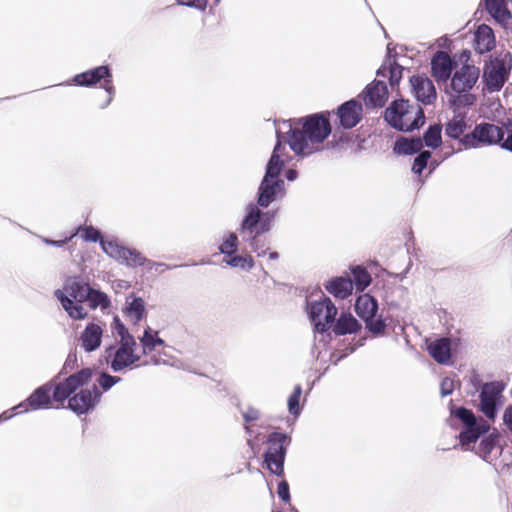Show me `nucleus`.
Here are the masks:
<instances>
[{"label": "nucleus", "mask_w": 512, "mask_h": 512, "mask_svg": "<svg viewBox=\"0 0 512 512\" xmlns=\"http://www.w3.org/2000/svg\"><path fill=\"white\" fill-rule=\"evenodd\" d=\"M288 126L285 135L277 130L296 156L307 157L321 150L320 145L330 136V112L313 113L283 121Z\"/></svg>", "instance_id": "1"}, {"label": "nucleus", "mask_w": 512, "mask_h": 512, "mask_svg": "<svg viewBox=\"0 0 512 512\" xmlns=\"http://www.w3.org/2000/svg\"><path fill=\"white\" fill-rule=\"evenodd\" d=\"M285 151L286 147L281 143V136L278 132L277 141L265 166L264 176L257 190L256 204H254L262 211L286 195L285 182L280 178L285 167L283 160Z\"/></svg>", "instance_id": "2"}, {"label": "nucleus", "mask_w": 512, "mask_h": 512, "mask_svg": "<svg viewBox=\"0 0 512 512\" xmlns=\"http://www.w3.org/2000/svg\"><path fill=\"white\" fill-rule=\"evenodd\" d=\"M275 215L276 211H262L254 203L246 207L238 231L243 241L248 243L258 257L264 256L268 250L260 236L272 229Z\"/></svg>", "instance_id": "3"}, {"label": "nucleus", "mask_w": 512, "mask_h": 512, "mask_svg": "<svg viewBox=\"0 0 512 512\" xmlns=\"http://www.w3.org/2000/svg\"><path fill=\"white\" fill-rule=\"evenodd\" d=\"M450 416L462 424L459 433V445L462 450L468 451L472 444L490 431V424L481 416H476L472 410L460 406L454 407L450 404Z\"/></svg>", "instance_id": "4"}, {"label": "nucleus", "mask_w": 512, "mask_h": 512, "mask_svg": "<svg viewBox=\"0 0 512 512\" xmlns=\"http://www.w3.org/2000/svg\"><path fill=\"white\" fill-rule=\"evenodd\" d=\"M512 70V54L509 51L490 56L482 71L483 91L499 92L508 81Z\"/></svg>", "instance_id": "5"}, {"label": "nucleus", "mask_w": 512, "mask_h": 512, "mask_svg": "<svg viewBox=\"0 0 512 512\" xmlns=\"http://www.w3.org/2000/svg\"><path fill=\"white\" fill-rule=\"evenodd\" d=\"M471 383L479 392L478 409L488 420H495L499 410L503 406V391L506 385L502 381L482 382L479 376L474 375Z\"/></svg>", "instance_id": "6"}, {"label": "nucleus", "mask_w": 512, "mask_h": 512, "mask_svg": "<svg viewBox=\"0 0 512 512\" xmlns=\"http://www.w3.org/2000/svg\"><path fill=\"white\" fill-rule=\"evenodd\" d=\"M136 350V341L116 343L105 348L103 358L114 373L123 372L138 367L137 363L140 361L141 355L137 354Z\"/></svg>", "instance_id": "7"}, {"label": "nucleus", "mask_w": 512, "mask_h": 512, "mask_svg": "<svg viewBox=\"0 0 512 512\" xmlns=\"http://www.w3.org/2000/svg\"><path fill=\"white\" fill-rule=\"evenodd\" d=\"M291 442L285 432L274 431L267 437L268 448L263 455L267 469L276 476H283L287 447Z\"/></svg>", "instance_id": "8"}, {"label": "nucleus", "mask_w": 512, "mask_h": 512, "mask_svg": "<svg viewBox=\"0 0 512 512\" xmlns=\"http://www.w3.org/2000/svg\"><path fill=\"white\" fill-rule=\"evenodd\" d=\"M306 311L310 321L314 325L315 332L321 334L331 328L338 312L331 299L324 294L318 301L307 302Z\"/></svg>", "instance_id": "9"}, {"label": "nucleus", "mask_w": 512, "mask_h": 512, "mask_svg": "<svg viewBox=\"0 0 512 512\" xmlns=\"http://www.w3.org/2000/svg\"><path fill=\"white\" fill-rule=\"evenodd\" d=\"M103 80V88L108 94L115 92L112 71L108 65H100L73 77V83L81 87H92Z\"/></svg>", "instance_id": "10"}, {"label": "nucleus", "mask_w": 512, "mask_h": 512, "mask_svg": "<svg viewBox=\"0 0 512 512\" xmlns=\"http://www.w3.org/2000/svg\"><path fill=\"white\" fill-rule=\"evenodd\" d=\"M51 390V383L37 387L27 399L12 408L14 415L52 408Z\"/></svg>", "instance_id": "11"}, {"label": "nucleus", "mask_w": 512, "mask_h": 512, "mask_svg": "<svg viewBox=\"0 0 512 512\" xmlns=\"http://www.w3.org/2000/svg\"><path fill=\"white\" fill-rule=\"evenodd\" d=\"M101 397L102 392L94 384L91 388H82L79 392L74 393L69 399L67 408L77 415L87 414L97 406Z\"/></svg>", "instance_id": "12"}, {"label": "nucleus", "mask_w": 512, "mask_h": 512, "mask_svg": "<svg viewBox=\"0 0 512 512\" xmlns=\"http://www.w3.org/2000/svg\"><path fill=\"white\" fill-rule=\"evenodd\" d=\"M480 76L478 67L464 63L459 69L455 70L450 78V88L456 94L469 92L477 83Z\"/></svg>", "instance_id": "13"}, {"label": "nucleus", "mask_w": 512, "mask_h": 512, "mask_svg": "<svg viewBox=\"0 0 512 512\" xmlns=\"http://www.w3.org/2000/svg\"><path fill=\"white\" fill-rule=\"evenodd\" d=\"M499 433L495 430L482 436L479 443L472 444L468 451H474L482 460L491 464L501 455V447L499 445Z\"/></svg>", "instance_id": "14"}, {"label": "nucleus", "mask_w": 512, "mask_h": 512, "mask_svg": "<svg viewBox=\"0 0 512 512\" xmlns=\"http://www.w3.org/2000/svg\"><path fill=\"white\" fill-rule=\"evenodd\" d=\"M431 75L438 84H446L452 77L457 63L450 55L442 50L436 51L431 58Z\"/></svg>", "instance_id": "15"}, {"label": "nucleus", "mask_w": 512, "mask_h": 512, "mask_svg": "<svg viewBox=\"0 0 512 512\" xmlns=\"http://www.w3.org/2000/svg\"><path fill=\"white\" fill-rule=\"evenodd\" d=\"M339 125L343 129L356 127L363 118L362 104L355 98L345 101L336 109Z\"/></svg>", "instance_id": "16"}, {"label": "nucleus", "mask_w": 512, "mask_h": 512, "mask_svg": "<svg viewBox=\"0 0 512 512\" xmlns=\"http://www.w3.org/2000/svg\"><path fill=\"white\" fill-rule=\"evenodd\" d=\"M413 94L423 105H431L437 98L433 82L425 74L413 75L410 78Z\"/></svg>", "instance_id": "17"}, {"label": "nucleus", "mask_w": 512, "mask_h": 512, "mask_svg": "<svg viewBox=\"0 0 512 512\" xmlns=\"http://www.w3.org/2000/svg\"><path fill=\"white\" fill-rule=\"evenodd\" d=\"M388 88L384 81L373 80L368 84L360 96L368 108H382L388 100Z\"/></svg>", "instance_id": "18"}, {"label": "nucleus", "mask_w": 512, "mask_h": 512, "mask_svg": "<svg viewBox=\"0 0 512 512\" xmlns=\"http://www.w3.org/2000/svg\"><path fill=\"white\" fill-rule=\"evenodd\" d=\"M409 102L404 99L393 100L385 109L384 120L395 130L404 131L403 117L408 113Z\"/></svg>", "instance_id": "19"}, {"label": "nucleus", "mask_w": 512, "mask_h": 512, "mask_svg": "<svg viewBox=\"0 0 512 512\" xmlns=\"http://www.w3.org/2000/svg\"><path fill=\"white\" fill-rule=\"evenodd\" d=\"M474 49L479 54H485L495 48L496 39L493 29L487 24H480L474 33Z\"/></svg>", "instance_id": "20"}, {"label": "nucleus", "mask_w": 512, "mask_h": 512, "mask_svg": "<svg viewBox=\"0 0 512 512\" xmlns=\"http://www.w3.org/2000/svg\"><path fill=\"white\" fill-rule=\"evenodd\" d=\"M430 356L439 364L447 365L452 356V340L448 337L438 338L427 346Z\"/></svg>", "instance_id": "21"}, {"label": "nucleus", "mask_w": 512, "mask_h": 512, "mask_svg": "<svg viewBox=\"0 0 512 512\" xmlns=\"http://www.w3.org/2000/svg\"><path fill=\"white\" fill-rule=\"evenodd\" d=\"M486 12L494 19V21L502 26L512 19V13L508 8V0H481Z\"/></svg>", "instance_id": "22"}, {"label": "nucleus", "mask_w": 512, "mask_h": 512, "mask_svg": "<svg viewBox=\"0 0 512 512\" xmlns=\"http://www.w3.org/2000/svg\"><path fill=\"white\" fill-rule=\"evenodd\" d=\"M55 298L60 302L67 315L73 320H84L88 317V312L83 307V302H77L71 299L60 289L54 291Z\"/></svg>", "instance_id": "23"}, {"label": "nucleus", "mask_w": 512, "mask_h": 512, "mask_svg": "<svg viewBox=\"0 0 512 512\" xmlns=\"http://www.w3.org/2000/svg\"><path fill=\"white\" fill-rule=\"evenodd\" d=\"M328 293L338 299L348 298L352 292V281L349 276H336L324 283Z\"/></svg>", "instance_id": "24"}, {"label": "nucleus", "mask_w": 512, "mask_h": 512, "mask_svg": "<svg viewBox=\"0 0 512 512\" xmlns=\"http://www.w3.org/2000/svg\"><path fill=\"white\" fill-rule=\"evenodd\" d=\"M90 287L89 283L81 277H73L64 283L63 289L61 290L71 299L77 302H85L86 297H88Z\"/></svg>", "instance_id": "25"}, {"label": "nucleus", "mask_w": 512, "mask_h": 512, "mask_svg": "<svg viewBox=\"0 0 512 512\" xmlns=\"http://www.w3.org/2000/svg\"><path fill=\"white\" fill-rule=\"evenodd\" d=\"M102 335V328L98 324L88 323L80 337L83 349L86 352L97 350L101 345Z\"/></svg>", "instance_id": "26"}, {"label": "nucleus", "mask_w": 512, "mask_h": 512, "mask_svg": "<svg viewBox=\"0 0 512 512\" xmlns=\"http://www.w3.org/2000/svg\"><path fill=\"white\" fill-rule=\"evenodd\" d=\"M378 301L370 294H362L356 298L354 304L355 313L364 321L372 316H377Z\"/></svg>", "instance_id": "27"}, {"label": "nucleus", "mask_w": 512, "mask_h": 512, "mask_svg": "<svg viewBox=\"0 0 512 512\" xmlns=\"http://www.w3.org/2000/svg\"><path fill=\"white\" fill-rule=\"evenodd\" d=\"M361 327L360 322L351 313H341L331 326L333 332L339 336L357 333Z\"/></svg>", "instance_id": "28"}, {"label": "nucleus", "mask_w": 512, "mask_h": 512, "mask_svg": "<svg viewBox=\"0 0 512 512\" xmlns=\"http://www.w3.org/2000/svg\"><path fill=\"white\" fill-rule=\"evenodd\" d=\"M423 151L421 137H399L393 146V152L397 155H414Z\"/></svg>", "instance_id": "29"}, {"label": "nucleus", "mask_w": 512, "mask_h": 512, "mask_svg": "<svg viewBox=\"0 0 512 512\" xmlns=\"http://www.w3.org/2000/svg\"><path fill=\"white\" fill-rule=\"evenodd\" d=\"M123 313L132 318L134 324L139 323L146 315L145 301L143 298L131 293L126 298Z\"/></svg>", "instance_id": "30"}, {"label": "nucleus", "mask_w": 512, "mask_h": 512, "mask_svg": "<svg viewBox=\"0 0 512 512\" xmlns=\"http://www.w3.org/2000/svg\"><path fill=\"white\" fill-rule=\"evenodd\" d=\"M119 261L129 268L146 266L148 271H152L153 266H162L143 256L137 249L128 247L125 248L124 258H120Z\"/></svg>", "instance_id": "31"}, {"label": "nucleus", "mask_w": 512, "mask_h": 512, "mask_svg": "<svg viewBox=\"0 0 512 512\" xmlns=\"http://www.w3.org/2000/svg\"><path fill=\"white\" fill-rule=\"evenodd\" d=\"M476 125L485 146L497 145L505 135L503 128L492 123L482 122Z\"/></svg>", "instance_id": "32"}, {"label": "nucleus", "mask_w": 512, "mask_h": 512, "mask_svg": "<svg viewBox=\"0 0 512 512\" xmlns=\"http://www.w3.org/2000/svg\"><path fill=\"white\" fill-rule=\"evenodd\" d=\"M468 125L465 113H455L453 117L445 124V134L447 137L459 140L465 135Z\"/></svg>", "instance_id": "33"}, {"label": "nucleus", "mask_w": 512, "mask_h": 512, "mask_svg": "<svg viewBox=\"0 0 512 512\" xmlns=\"http://www.w3.org/2000/svg\"><path fill=\"white\" fill-rule=\"evenodd\" d=\"M404 68L397 62L396 59L393 62H389V65L382 64L378 70L376 71V75L378 77H386L388 76L389 84L392 88L397 86L403 74Z\"/></svg>", "instance_id": "34"}, {"label": "nucleus", "mask_w": 512, "mask_h": 512, "mask_svg": "<svg viewBox=\"0 0 512 512\" xmlns=\"http://www.w3.org/2000/svg\"><path fill=\"white\" fill-rule=\"evenodd\" d=\"M94 375V369L91 367L82 368L81 370L70 374L64 380L67 385L76 392L78 389H82L83 386L88 384Z\"/></svg>", "instance_id": "35"}, {"label": "nucleus", "mask_w": 512, "mask_h": 512, "mask_svg": "<svg viewBox=\"0 0 512 512\" xmlns=\"http://www.w3.org/2000/svg\"><path fill=\"white\" fill-rule=\"evenodd\" d=\"M140 343L142 345L143 355L152 352L157 346L165 345V341L158 336V332L152 330L149 326H147L143 335L140 337Z\"/></svg>", "instance_id": "36"}, {"label": "nucleus", "mask_w": 512, "mask_h": 512, "mask_svg": "<svg viewBox=\"0 0 512 512\" xmlns=\"http://www.w3.org/2000/svg\"><path fill=\"white\" fill-rule=\"evenodd\" d=\"M421 140L423 142V147L426 146L433 150L437 149L442 144V125H429L424 131Z\"/></svg>", "instance_id": "37"}, {"label": "nucleus", "mask_w": 512, "mask_h": 512, "mask_svg": "<svg viewBox=\"0 0 512 512\" xmlns=\"http://www.w3.org/2000/svg\"><path fill=\"white\" fill-rule=\"evenodd\" d=\"M85 302L88 303L92 310L97 308L105 310L111 306L109 296L105 292H102L101 290L95 289L93 287H90L88 297H86Z\"/></svg>", "instance_id": "38"}, {"label": "nucleus", "mask_w": 512, "mask_h": 512, "mask_svg": "<svg viewBox=\"0 0 512 512\" xmlns=\"http://www.w3.org/2000/svg\"><path fill=\"white\" fill-rule=\"evenodd\" d=\"M353 278L352 287L355 285L358 291L365 290L371 283L372 279L367 270L362 266H354L351 268Z\"/></svg>", "instance_id": "39"}, {"label": "nucleus", "mask_w": 512, "mask_h": 512, "mask_svg": "<svg viewBox=\"0 0 512 512\" xmlns=\"http://www.w3.org/2000/svg\"><path fill=\"white\" fill-rule=\"evenodd\" d=\"M51 392H52V395H51L52 402L54 401L59 404H63L66 400L69 401V399L75 393L71 389V387L67 385V382L65 380L52 385Z\"/></svg>", "instance_id": "40"}, {"label": "nucleus", "mask_w": 512, "mask_h": 512, "mask_svg": "<svg viewBox=\"0 0 512 512\" xmlns=\"http://www.w3.org/2000/svg\"><path fill=\"white\" fill-rule=\"evenodd\" d=\"M365 328L373 337L383 336L386 333L387 323L386 320L380 316H372L364 319Z\"/></svg>", "instance_id": "41"}, {"label": "nucleus", "mask_w": 512, "mask_h": 512, "mask_svg": "<svg viewBox=\"0 0 512 512\" xmlns=\"http://www.w3.org/2000/svg\"><path fill=\"white\" fill-rule=\"evenodd\" d=\"M111 329L113 333H116L119 337L117 343H127L136 341L134 336L129 332L126 325L121 321V319L118 316L113 317Z\"/></svg>", "instance_id": "42"}, {"label": "nucleus", "mask_w": 512, "mask_h": 512, "mask_svg": "<svg viewBox=\"0 0 512 512\" xmlns=\"http://www.w3.org/2000/svg\"><path fill=\"white\" fill-rule=\"evenodd\" d=\"M239 240L238 236L234 232H229L224 238L223 242L219 246L221 254L231 256L238 251Z\"/></svg>", "instance_id": "43"}, {"label": "nucleus", "mask_w": 512, "mask_h": 512, "mask_svg": "<svg viewBox=\"0 0 512 512\" xmlns=\"http://www.w3.org/2000/svg\"><path fill=\"white\" fill-rule=\"evenodd\" d=\"M460 144L465 149H475L485 146L482 143L481 134L477 128V125H475L471 132L463 135V137L460 139Z\"/></svg>", "instance_id": "44"}, {"label": "nucleus", "mask_w": 512, "mask_h": 512, "mask_svg": "<svg viewBox=\"0 0 512 512\" xmlns=\"http://www.w3.org/2000/svg\"><path fill=\"white\" fill-rule=\"evenodd\" d=\"M102 250L109 255L110 257L120 260V258H124L125 256V246L119 245L118 243L114 241H105L101 240L99 243Z\"/></svg>", "instance_id": "45"}, {"label": "nucleus", "mask_w": 512, "mask_h": 512, "mask_svg": "<svg viewBox=\"0 0 512 512\" xmlns=\"http://www.w3.org/2000/svg\"><path fill=\"white\" fill-rule=\"evenodd\" d=\"M121 377L113 376L109 374L106 371H101L98 374L97 383L99 390L101 389V392H107L112 387H114L116 384H118L121 381Z\"/></svg>", "instance_id": "46"}, {"label": "nucleus", "mask_w": 512, "mask_h": 512, "mask_svg": "<svg viewBox=\"0 0 512 512\" xmlns=\"http://www.w3.org/2000/svg\"><path fill=\"white\" fill-rule=\"evenodd\" d=\"M302 394L301 385H296L293 389L292 394L289 396L287 401L288 411L293 416H299L301 413L300 408V397Z\"/></svg>", "instance_id": "47"}, {"label": "nucleus", "mask_w": 512, "mask_h": 512, "mask_svg": "<svg viewBox=\"0 0 512 512\" xmlns=\"http://www.w3.org/2000/svg\"><path fill=\"white\" fill-rule=\"evenodd\" d=\"M431 156L432 153L428 150H423L422 152L418 153L413 161L412 172L417 175H421L424 169L427 167Z\"/></svg>", "instance_id": "48"}, {"label": "nucleus", "mask_w": 512, "mask_h": 512, "mask_svg": "<svg viewBox=\"0 0 512 512\" xmlns=\"http://www.w3.org/2000/svg\"><path fill=\"white\" fill-rule=\"evenodd\" d=\"M78 367V359L76 353L70 352L62 366V369L58 373L57 377L74 371Z\"/></svg>", "instance_id": "49"}, {"label": "nucleus", "mask_w": 512, "mask_h": 512, "mask_svg": "<svg viewBox=\"0 0 512 512\" xmlns=\"http://www.w3.org/2000/svg\"><path fill=\"white\" fill-rule=\"evenodd\" d=\"M82 238L87 242H101L102 240V234L101 231L93 226H86L83 229Z\"/></svg>", "instance_id": "50"}, {"label": "nucleus", "mask_w": 512, "mask_h": 512, "mask_svg": "<svg viewBox=\"0 0 512 512\" xmlns=\"http://www.w3.org/2000/svg\"><path fill=\"white\" fill-rule=\"evenodd\" d=\"M424 123H425V114H424L423 109L421 107H419L418 111L416 113V117L414 118V120L411 122L410 125H406V129H404V131L409 132V131L419 129L420 127H422L424 125Z\"/></svg>", "instance_id": "51"}, {"label": "nucleus", "mask_w": 512, "mask_h": 512, "mask_svg": "<svg viewBox=\"0 0 512 512\" xmlns=\"http://www.w3.org/2000/svg\"><path fill=\"white\" fill-rule=\"evenodd\" d=\"M176 4L180 5V6L195 8L200 11H205L208 1L207 0H176Z\"/></svg>", "instance_id": "52"}, {"label": "nucleus", "mask_w": 512, "mask_h": 512, "mask_svg": "<svg viewBox=\"0 0 512 512\" xmlns=\"http://www.w3.org/2000/svg\"><path fill=\"white\" fill-rule=\"evenodd\" d=\"M277 494H278V497L283 501V502H289L290 499H291V496H290V489H289V484L286 480H282L278 483V487H277Z\"/></svg>", "instance_id": "53"}, {"label": "nucleus", "mask_w": 512, "mask_h": 512, "mask_svg": "<svg viewBox=\"0 0 512 512\" xmlns=\"http://www.w3.org/2000/svg\"><path fill=\"white\" fill-rule=\"evenodd\" d=\"M454 391V381L449 377L442 379L440 384V393L442 397L452 394Z\"/></svg>", "instance_id": "54"}, {"label": "nucleus", "mask_w": 512, "mask_h": 512, "mask_svg": "<svg viewBox=\"0 0 512 512\" xmlns=\"http://www.w3.org/2000/svg\"><path fill=\"white\" fill-rule=\"evenodd\" d=\"M242 415L244 421L249 423L258 420L260 417V412L254 407H249L245 412H243Z\"/></svg>", "instance_id": "55"}, {"label": "nucleus", "mask_w": 512, "mask_h": 512, "mask_svg": "<svg viewBox=\"0 0 512 512\" xmlns=\"http://www.w3.org/2000/svg\"><path fill=\"white\" fill-rule=\"evenodd\" d=\"M502 419L504 425L512 433V403L505 408Z\"/></svg>", "instance_id": "56"}, {"label": "nucleus", "mask_w": 512, "mask_h": 512, "mask_svg": "<svg viewBox=\"0 0 512 512\" xmlns=\"http://www.w3.org/2000/svg\"><path fill=\"white\" fill-rule=\"evenodd\" d=\"M227 257L228 258L223 260L227 265L234 267V268H236V267L241 268L242 262H243V256L236 255V253H235V254H233L231 256H227Z\"/></svg>", "instance_id": "57"}, {"label": "nucleus", "mask_w": 512, "mask_h": 512, "mask_svg": "<svg viewBox=\"0 0 512 512\" xmlns=\"http://www.w3.org/2000/svg\"><path fill=\"white\" fill-rule=\"evenodd\" d=\"M460 96L462 98V103H463L464 107H470V106L474 105L476 102V96L469 92H462V94H460Z\"/></svg>", "instance_id": "58"}, {"label": "nucleus", "mask_w": 512, "mask_h": 512, "mask_svg": "<svg viewBox=\"0 0 512 512\" xmlns=\"http://www.w3.org/2000/svg\"><path fill=\"white\" fill-rule=\"evenodd\" d=\"M497 145L512 153V134L504 135Z\"/></svg>", "instance_id": "59"}, {"label": "nucleus", "mask_w": 512, "mask_h": 512, "mask_svg": "<svg viewBox=\"0 0 512 512\" xmlns=\"http://www.w3.org/2000/svg\"><path fill=\"white\" fill-rule=\"evenodd\" d=\"M449 105L451 107H454V108H457V109L461 108V107H464L460 94L452 95L449 98Z\"/></svg>", "instance_id": "60"}, {"label": "nucleus", "mask_w": 512, "mask_h": 512, "mask_svg": "<svg viewBox=\"0 0 512 512\" xmlns=\"http://www.w3.org/2000/svg\"><path fill=\"white\" fill-rule=\"evenodd\" d=\"M254 267V260L251 256H243L241 269L250 271Z\"/></svg>", "instance_id": "61"}, {"label": "nucleus", "mask_w": 512, "mask_h": 512, "mask_svg": "<svg viewBox=\"0 0 512 512\" xmlns=\"http://www.w3.org/2000/svg\"><path fill=\"white\" fill-rule=\"evenodd\" d=\"M43 241L45 244L50 245V246L63 247L68 242V239L52 240V239L44 238Z\"/></svg>", "instance_id": "62"}, {"label": "nucleus", "mask_w": 512, "mask_h": 512, "mask_svg": "<svg viewBox=\"0 0 512 512\" xmlns=\"http://www.w3.org/2000/svg\"><path fill=\"white\" fill-rule=\"evenodd\" d=\"M394 59H396V52L394 51V49H392L390 47V44H388L387 55H386V59L383 64H386V66H387V65H389V62H393Z\"/></svg>", "instance_id": "63"}, {"label": "nucleus", "mask_w": 512, "mask_h": 512, "mask_svg": "<svg viewBox=\"0 0 512 512\" xmlns=\"http://www.w3.org/2000/svg\"><path fill=\"white\" fill-rule=\"evenodd\" d=\"M503 128L505 135H512V119H507L503 125L501 126Z\"/></svg>", "instance_id": "64"}]
</instances>
